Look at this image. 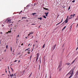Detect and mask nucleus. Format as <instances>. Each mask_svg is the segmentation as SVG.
Instances as JSON below:
<instances>
[{
    "instance_id": "1",
    "label": "nucleus",
    "mask_w": 78,
    "mask_h": 78,
    "mask_svg": "<svg viewBox=\"0 0 78 78\" xmlns=\"http://www.w3.org/2000/svg\"><path fill=\"white\" fill-rule=\"evenodd\" d=\"M75 69V68H73L71 71L67 74V75H70L71 73V74L69 77V78H71L72 76H73V72H74V69Z\"/></svg>"
},
{
    "instance_id": "2",
    "label": "nucleus",
    "mask_w": 78,
    "mask_h": 78,
    "mask_svg": "<svg viewBox=\"0 0 78 78\" xmlns=\"http://www.w3.org/2000/svg\"><path fill=\"white\" fill-rule=\"evenodd\" d=\"M75 16H76L75 14H74L73 15H71L70 16V17H69V19H71L73 17H75Z\"/></svg>"
},
{
    "instance_id": "3",
    "label": "nucleus",
    "mask_w": 78,
    "mask_h": 78,
    "mask_svg": "<svg viewBox=\"0 0 78 78\" xmlns=\"http://www.w3.org/2000/svg\"><path fill=\"white\" fill-rule=\"evenodd\" d=\"M11 20L9 19H7L5 21L6 23H11Z\"/></svg>"
},
{
    "instance_id": "4",
    "label": "nucleus",
    "mask_w": 78,
    "mask_h": 78,
    "mask_svg": "<svg viewBox=\"0 0 78 78\" xmlns=\"http://www.w3.org/2000/svg\"><path fill=\"white\" fill-rule=\"evenodd\" d=\"M62 61H61L60 62L59 65L58 67V69H59L60 67H61V66H62Z\"/></svg>"
},
{
    "instance_id": "5",
    "label": "nucleus",
    "mask_w": 78,
    "mask_h": 78,
    "mask_svg": "<svg viewBox=\"0 0 78 78\" xmlns=\"http://www.w3.org/2000/svg\"><path fill=\"white\" fill-rule=\"evenodd\" d=\"M55 47H56V44H55V46H53L52 48L51 49V50L52 51L54 50H55Z\"/></svg>"
},
{
    "instance_id": "6",
    "label": "nucleus",
    "mask_w": 78,
    "mask_h": 78,
    "mask_svg": "<svg viewBox=\"0 0 78 78\" xmlns=\"http://www.w3.org/2000/svg\"><path fill=\"white\" fill-rule=\"evenodd\" d=\"M68 21H69V19L67 18L65 20V23H67V22H68Z\"/></svg>"
},
{
    "instance_id": "7",
    "label": "nucleus",
    "mask_w": 78,
    "mask_h": 78,
    "mask_svg": "<svg viewBox=\"0 0 78 78\" xmlns=\"http://www.w3.org/2000/svg\"><path fill=\"white\" fill-rule=\"evenodd\" d=\"M44 14H46V17H47V16H48V12L47 13L45 12Z\"/></svg>"
},
{
    "instance_id": "8",
    "label": "nucleus",
    "mask_w": 78,
    "mask_h": 78,
    "mask_svg": "<svg viewBox=\"0 0 78 78\" xmlns=\"http://www.w3.org/2000/svg\"><path fill=\"white\" fill-rule=\"evenodd\" d=\"M33 34V32H31L29 34L28 36H30V35H31V34Z\"/></svg>"
},
{
    "instance_id": "9",
    "label": "nucleus",
    "mask_w": 78,
    "mask_h": 78,
    "mask_svg": "<svg viewBox=\"0 0 78 78\" xmlns=\"http://www.w3.org/2000/svg\"><path fill=\"white\" fill-rule=\"evenodd\" d=\"M66 64L67 65V66H69L70 64V63H66Z\"/></svg>"
},
{
    "instance_id": "10",
    "label": "nucleus",
    "mask_w": 78,
    "mask_h": 78,
    "mask_svg": "<svg viewBox=\"0 0 78 78\" xmlns=\"http://www.w3.org/2000/svg\"><path fill=\"white\" fill-rule=\"evenodd\" d=\"M63 20V18H62L61 22H59L58 23V25H59V24H60V23H61V22H62Z\"/></svg>"
},
{
    "instance_id": "11",
    "label": "nucleus",
    "mask_w": 78,
    "mask_h": 78,
    "mask_svg": "<svg viewBox=\"0 0 78 78\" xmlns=\"http://www.w3.org/2000/svg\"><path fill=\"white\" fill-rule=\"evenodd\" d=\"M30 48H28V49H27L25 51H27V50H28V51H30V50H30Z\"/></svg>"
},
{
    "instance_id": "12",
    "label": "nucleus",
    "mask_w": 78,
    "mask_h": 78,
    "mask_svg": "<svg viewBox=\"0 0 78 78\" xmlns=\"http://www.w3.org/2000/svg\"><path fill=\"white\" fill-rule=\"evenodd\" d=\"M37 58H38V59H39V54H37Z\"/></svg>"
},
{
    "instance_id": "13",
    "label": "nucleus",
    "mask_w": 78,
    "mask_h": 78,
    "mask_svg": "<svg viewBox=\"0 0 78 78\" xmlns=\"http://www.w3.org/2000/svg\"><path fill=\"white\" fill-rule=\"evenodd\" d=\"M66 28V26H65L63 28V29H62V31H63L64 30V29H65Z\"/></svg>"
},
{
    "instance_id": "14",
    "label": "nucleus",
    "mask_w": 78,
    "mask_h": 78,
    "mask_svg": "<svg viewBox=\"0 0 78 78\" xmlns=\"http://www.w3.org/2000/svg\"><path fill=\"white\" fill-rule=\"evenodd\" d=\"M36 14V13H33L32 14V15H33V16H35V14Z\"/></svg>"
},
{
    "instance_id": "15",
    "label": "nucleus",
    "mask_w": 78,
    "mask_h": 78,
    "mask_svg": "<svg viewBox=\"0 0 78 78\" xmlns=\"http://www.w3.org/2000/svg\"><path fill=\"white\" fill-rule=\"evenodd\" d=\"M26 18H27V17H22V19H26Z\"/></svg>"
},
{
    "instance_id": "16",
    "label": "nucleus",
    "mask_w": 78,
    "mask_h": 78,
    "mask_svg": "<svg viewBox=\"0 0 78 78\" xmlns=\"http://www.w3.org/2000/svg\"><path fill=\"white\" fill-rule=\"evenodd\" d=\"M75 60H74L73 62L72 63H71V64H73V63H74V62L75 61Z\"/></svg>"
},
{
    "instance_id": "17",
    "label": "nucleus",
    "mask_w": 78,
    "mask_h": 78,
    "mask_svg": "<svg viewBox=\"0 0 78 78\" xmlns=\"http://www.w3.org/2000/svg\"><path fill=\"white\" fill-rule=\"evenodd\" d=\"M32 75V73H31L29 75V77H30V76H31V75Z\"/></svg>"
},
{
    "instance_id": "18",
    "label": "nucleus",
    "mask_w": 78,
    "mask_h": 78,
    "mask_svg": "<svg viewBox=\"0 0 78 78\" xmlns=\"http://www.w3.org/2000/svg\"><path fill=\"white\" fill-rule=\"evenodd\" d=\"M38 58H37L36 59V62H37V60L38 59Z\"/></svg>"
},
{
    "instance_id": "19",
    "label": "nucleus",
    "mask_w": 78,
    "mask_h": 78,
    "mask_svg": "<svg viewBox=\"0 0 78 78\" xmlns=\"http://www.w3.org/2000/svg\"><path fill=\"white\" fill-rule=\"evenodd\" d=\"M10 76L12 77V76H14V75H13V74H12V75L10 74Z\"/></svg>"
},
{
    "instance_id": "20",
    "label": "nucleus",
    "mask_w": 78,
    "mask_h": 78,
    "mask_svg": "<svg viewBox=\"0 0 78 78\" xmlns=\"http://www.w3.org/2000/svg\"><path fill=\"white\" fill-rule=\"evenodd\" d=\"M45 44H44V45H43V48H44L45 47Z\"/></svg>"
},
{
    "instance_id": "21",
    "label": "nucleus",
    "mask_w": 78,
    "mask_h": 78,
    "mask_svg": "<svg viewBox=\"0 0 78 78\" xmlns=\"http://www.w3.org/2000/svg\"><path fill=\"white\" fill-rule=\"evenodd\" d=\"M42 18H41V17H40V18H38V19H40V20H42Z\"/></svg>"
},
{
    "instance_id": "22",
    "label": "nucleus",
    "mask_w": 78,
    "mask_h": 78,
    "mask_svg": "<svg viewBox=\"0 0 78 78\" xmlns=\"http://www.w3.org/2000/svg\"><path fill=\"white\" fill-rule=\"evenodd\" d=\"M31 58H32V55H31V56L30 57V60H31Z\"/></svg>"
},
{
    "instance_id": "23",
    "label": "nucleus",
    "mask_w": 78,
    "mask_h": 78,
    "mask_svg": "<svg viewBox=\"0 0 78 78\" xmlns=\"http://www.w3.org/2000/svg\"><path fill=\"white\" fill-rule=\"evenodd\" d=\"M75 2V0H74L73 1H72V2H73V3H74Z\"/></svg>"
},
{
    "instance_id": "24",
    "label": "nucleus",
    "mask_w": 78,
    "mask_h": 78,
    "mask_svg": "<svg viewBox=\"0 0 78 78\" xmlns=\"http://www.w3.org/2000/svg\"><path fill=\"white\" fill-rule=\"evenodd\" d=\"M44 18L45 19H46V16H43Z\"/></svg>"
},
{
    "instance_id": "25",
    "label": "nucleus",
    "mask_w": 78,
    "mask_h": 78,
    "mask_svg": "<svg viewBox=\"0 0 78 78\" xmlns=\"http://www.w3.org/2000/svg\"><path fill=\"white\" fill-rule=\"evenodd\" d=\"M70 6H69V8H68V10H69V9H70Z\"/></svg>"
},
{
    "instance_id": "26",
    "label": "nucleus",
    "mask_w": 78,
    "mask_h": 78,
    "mask_svg": "<svg viewBox=\"0 0 78 78\" xmlns=\"http://www.w3.org/2000/svg\"><path fill=\"white\" fill-rule=\"evenodd\" d=\"M11 31H8V32L9 33H11Z\"/></svg>"
},
{
    "instance_id": "27",
    "label": "nucleus",
    "mask_w": 78,
    "mask_h": 78,
    "mask_svg": "<svg viewBox=\"0 0 78 78\" xmlns=\"http://www.w3.org/2000/svg\"><path fill=\"white\" fill-rule=\"evenodd\" d=\"M19 37V35H18L17 36V37Z\"/></svg>"
},
{
    "instance_id": "28",
    "label": "nucleus",
    "mask_w": 78,
    "mask_h": 78,
    "mask_svg": "<svg viewBox=\"0 0 78 78\" xmlns=\"http://www.w3.org/2000/svg\"><path fill=\"white\" fill-rule=\"evenodd\" d=\"M8 45H7L6 46V48H8Z\"/></svg>"
},
{
    "instance_id": "29",
    "label": "nucleus",
    "mask_w": 78,
    "mask_h": 78,
    "mask_svg": "<svg viewBox=\"0 0 78 78\" xmlns=\"http://www.w3.org/2000/svg\"><path fill=\"white\" fill-rule=\"evenodd\" d=\"M43 9H45V10H46V8H44V7H43Z\"/></svg>"
},
{
    "instance_id": "30",
    "label": "nucleus",
    "mask_w": 78,
    "mask_h": 78,
    "mask_svg": "<svg viewBox=\"0 0 78 78\" xmlns=\"http://www.w3.org/2000/svg\"><path fill=\"white\" fill-rule=\"evenodd\" d=\"M9 33V32H6V33H5L6 34V33L7 34H8V33Z\"/></svg>"
},
{
    "instance_id": "31",
    "label": "nucleus",
    "mask_w": 78,
    "mask_h": 78,
    "mask_svg": "<svg viewBox=\"0 0 78 78\" xmlns=\"http://www.w3.org/2000/svg\"><path fill=\"white\" fill-rule=\"evenodd\" d=\"M76 20H78V16L77 17V19H76Z\"/></svg>"
},
{
    "instance_id": "32",
    "label": "nucleus",
    "mask_w": 78,
    "mask_h": 78,
    "mask_svg": "<svg viewBox=\"0 0 78 78\" xmlns=\"http://www.w3.org/2000/svg\"><path fill=\"white\" fill-rule=\"evenodd\" d=\"M11 51H12V48L11 47Z\"/></svg>"
},
{
    "instance_id": "33",
    "label": "nucleus",
    "mask_w": 78,
    "mask_h": 78,
    "mask_svg": "<svg viewBox=\"0 0 78 78\" xmlns=\"http://www.w3.org/2000/svg\"><path fill=\"white\" fill-rule=\"evenodd\" d=\"M0 33L1 34H2V32H0Z\"/></svg>"
},
{
    "instance_id": "34",
    "label": "nucleus",
    "mask_w": 78,
    "mask_h": 78,
    "mask_svg": "<svg viewBox=\"0 0 78 78\" xmlns=\"http://www.w3.org/2000/svg\"><path fill=\"white\" fill-rule=\"evenodd\" d=\"M29 6V5H27V6L26 7H28Z\"/></svg>"
},
{
    "instance_id": "35",
    "label": "nucleus",
    "mask_w": 78,
    "mask_h": 78,
    "mask_svg": "<svg viewBox=\"0 0 78 78\" xmlns=\"http://www.w3.org/2000/svg\"><path fill=\"white\" fill-rule=\"evenodd\" d=\"M36 5V3H35L34 4V6H35Z\"/></svg>"
},
{
    "instance_id": "36",
    "label": "nucleus",
    "mask_w": 78,
    "mask_h": 78,
    "mask_svg": "<svg viewBox=\"0 0 78 78\" xmlns=\"http://www.w3.org/2000/svg\"><path fill=\"white\" fill-rule=\"evenodd\" d=\"M46 10H48V9H46Z\"/></svg>"
},
{
    "instance_id": "37",
    "label": "nucleus",
    "mask_w": 78,
    "mask_h": 78,
    "mask_svg": "<svg viewBox=\"0 0 78 78\" xmlns=\"http://www.w3.org/2000/svg\"><path fill=\"white\" fill-rule=\"evenodd\" d=\"M34 44L33 45V48H34Z\"/></svg>"
},
{
    "instance_id": "38",
    "label": "nucleus",
    "mask_w": 78,
    "mask_h": 78,
    "mask_svg": "<svg viewBox=\"0 0 78 78\" xmlns=\"http://www.w3.org/2000/svg\"><path fill=\"white\" fill-rule=\"evenodd\" d=\"M11 69L12 70V71H13V69L12 68H11Z\"/></svg>"
},
{
    "instance_id": "39",
    "label": "nucleus",
    "mask_w": 78,
    "mask_h": 78,
    "mask_svg": "<svg viewBox=\"0 0 78 78\" xmlns=\"http://www.w3.org/2000/svg\"><path fill=\"white\" fill-rule=\"evenodd\" d=\"M62 69H59V71H60L61 70H62Z\"/></svg>"
},
{
    "instance_id": "40",
    "label": "nucleus",
    "mask_w": 78,
    "mask_h": 78,
    "mask_svg": "<svg viewBox=\"0 0 78 78\" xmlns=\"http://www.w3.org/2000/svg\"><path fill=\"white\" fill-rule=\"evenodd\" d=\"M8 69L9 70V66H8Z\"/></svg>"
},
{
    "instance_id": "41",
    "label": "nucleus",
    "mask_w": 78,
    "mask_h": 78,
    "mask_svg": "<svg viewBox=\"0 0 78 78\" xmlns=\"http://www.w3.org/2000/svg\"><path fill=\"white\" fill-rule=\"evenodd\" d=\"M2 27H4V25H2Z\"/></svg>"
},
{
    "instance_id": "42",
    "label": "nucleus",
    "mask_w": 78,
    "mask_h": 78,
    "mask_svg": "<svg viewBox=\"0 0 78 78\" xmlns=\"http://www.w3.org/2000/svg\"><path fill=\"white\" fill-rule=\"evenodd\" d=\"M16 61H17V60H15V61H14V62H16Z\"/></svg>"
},
{
    "instance_id": "43",
    "label": "nucleus",
    "mask_w": 78,
    "mask_h": 78,
    "mask_svg": "<svg viewBox=\"0 0 78 78\" xmlns=\"http://www.w3.org/2000/svg\"><path fill=\"white\" fill-rule=\"evenodd\" d=\"M78 24H77V26L76 27H78Z\"/></svg>"
},
{
    "instance_id": "44",
    "label": "nucleus",
    "mask_w": 78,
    "mask_h": 78,
    "mask_svg": "<svg viewBox=\"0 0 78 78\" xmlns=\"http://www.w3.org/2000/svg\"><path fill=\"white\" fill-rule=\"evenodd\" d=\"M12 25V24H11L10 25V26H11V25Z\"/></svg>"
},
{
    "instance_id": "45",
    "label": "nucleus",
    "mask_w": 78,
    "mask_h": 78,
    "mask_svg": "<svg viewBox=\"0 0 78 78\" xmlns=\"http://www.w3.org/2000/svg\"><path fill=\"white\" fill-rule=\"evenodd\" d=\"M19 62H20V60H19L18 61V63H19Z\"/></svg>"
},
{
    "instance_id": "46",
    "label": "nucleus",
    "mask_w": 78,
    "mask_h": 78,
    "mask_svg": "<svg viewBox=\"0 0 78 78\" xmlns=\"http://www.w3.org/2000/svg\"><path fill=\"white\" fill-rule=\"evenodd\" d=\"M30 52H28V54H30Z\"/></svg>"
},
{
    "instance_id": "47",
    "label": "nucleus",
    "mask_w": 78,
    "mask_h": 78,
    "mask_svg": "<svg viewBox=\"0 0 78 78\" xmlns=\"http://www.w3.org/2000/svg\"><path fill=\"white\" fill-rule=\"evenodd\" d=\"M30 44H29L28 47H29V46H30Z\"/></svg>"
},
{
    "instance_id": "48",
    "label": "nucleus",
    "mask_w": 78,
    "mask_h": 78,
    "mask_svg": "<svg viewBox=\"0 0 78 78\" xmlns=\"http://www.w3.org/2000/svg\"><path fill=\"white\" fill-rule=\"evenodd\" d=\"M33 49H32V50L31 51V52H32V51H33Z\"/></svg>"
},
{
    "instance_id": "49",
    "label": "nucleus",
    "mask_w": 78,
    "mask_h": 78,
    "mask_svg": "<svg viewBox=\"0 0 78 78\" xmlns=\"http://www.w3.org/2000/svg\"><path fill=\"white\" fill-rule=\"evenodd\" d=\"M46 78H47V74H46Z\"/></svg>"
},
{
    "instance_id": "50",
    "label": "nucleus",
    "mask_w": 78,
    "mask_h": 78,
    "mask_svg": "<svg viewBox=\"0 0 78 78\" xmlns=\"http://www.w3.org/2000/svg\"><path fill=\"white\" fill-rule=\"evenodd\" d=\"M14 75H15V76H16V74H14Z\"/></svg>"
},
{
    "instance_id": "51",
    "label": "nucleus",
    "mask_w": 78,
    "mask_h": 78,
    "mask_svg": "<svg viewBox=\"0 0 78 78\" xmlns=\"http://www.w3.org/2000/svg\"><path fill=\"white\" fill-rule=\"evenodd\" d=\"M23 43H22V44H21V45H23Z\"/></svg>"
},
{
    "instance_id": "52",
    "label": "nucleus",
    "mask_w": 78,
    "mask_h": 78,
    "mask_svg": "<svg viewBox=\"0 0 78 78\" xmlns=\"http://www.w3.org/2000/svg\"><path fill=\"white\" fill-rule=\"evenodd\" d=\"M68 17H69V16H67V19H68Z\"/></svg>"
},
{
    "instance_id": "53",
    "label": "nucleus",
    "mask_w": 78,
    "mask_h": 78,
    "mask_svg": "<svg viewBox=\"0 0 78 78\" xmlns=\"http://www.w3.org/2000/svg\"><path fill=\"white\" fill-rule=\"evenodd\" d=\"M5 72L6 73L7 72V71H6V70L5 71Z\"/></svg>"
},
{
    "instance_id": "54",
    "label": "nucleus",
    "mask_w": 78,
    "mask_h": 78,
    "mask_svg": "<svg viewBox=\"0 0 78 78\" xmlns=\"http://www.w3.org/2000/svg\"><path fill=\"white\" fill-rule=\"evenodd\" d=\"M31 38H33V36H32V37H31Z\"/></svg>"
},
{
    "instance_id": "55",
    "label": "nucleus",
    "mask_w": 78,
    "mask_h": 78,
    "mask_svg": "<svg viewBox=\"0 0 78 78\" xmlns=\"http://www.w3.org/2000/svg\"><path fill=\"white\" fill-rule=\"evenodd\" d=\"M9 72L10 73V71H9Z\"/></svg>"
},
{
    "instance_id": "56",
    "label": "nucleus",
    "mask_w": 78,
    "mask_h": 78,
    "mask_svg": "<svg viewBox=\"0 0 78 78\" xmlns=\"http://www.w3.org/2000/svg\"><path fill=\"white\" fill-rule=\"evenodd\" d=\"M50 78H51V76H50Z\"/></svg>"
},
{
    "instance_id": "57",
    "label": "nucleus",
    "mask_w": 78,
    "mask_h": 78,
    "mask_svg": "<svg viewBox=\"0 0 78 78\" xmlns=\"http://www.w3.org/2000/svg\"><path fill=\"white\" fill-rule=\"evenodd\" d=\"M58 25V23L56 24V25Z\"/></svg>"
},
{
    "instance_id": "58",
    "label": "nucleus",
    "mask_w": 78,
    "mask_h": 78,
    "mask_svg": "<svg viewBox=\"0 0 78 78\" xmlns=\"http://www.w3.org/2000/svg\"><path fill=\"white\" fill-rule=\"evenodd\" d=\"M58 25V23L56 24V25Z\"/></svg>"
},
{
    "instance_id": "59",
    "label": "nucleus",
    "mask_w": 78,
    "mask_h": 78,
    "mask_svg": "<svg viewBox=\"0 0 78 78\" xmlns=\"http://www.w3.org/2000/svg\"><path fill=\"white\" fill-rule=\"evenodd\" d=\"M26 39H27V37H26Z\"/></svg>"
},
{
    "instance_id": "60",
    "label": "nucleus",
    "mask_w": 78,
    "mask_h": 78,
    "mask_svg": "<svg viewBox=\"0 0 78 78\" xmlns=\"http://www.w3.org/2000/svg\"><path fill=\"white\" fill-rule=\"evenodd\" d=\"M20 20L19 21H18V22H20Z\"/></svg>"
},
{
    "instance_id": "61",
    "label": "nucleus",
    "mask_w": 78,
    "mask_h": 78,
    "mask_svg": "<svg viewBox=\"0 0 78 78\" xmlns=\"http://www.w3.org/2000/svg\"><path fill=\"white\" fill-rule=\"evenodd\" d=\"M4 51H5V52L6 51V50H5Z\"/></svg>"
},
{
    "instance_id": "62",
    "label": "nucleus",
    "mask_w": 78,
    "mask_h": 78,
    "mask_svg": "<svg viewBox=\"0 0 78 78\" xmlns=\"http://www.w3.org/2000/svg\"><path fill=\"white\" fill-rule=\"evenodd\" d=\"M36 42H37V41H36Z\"/></svg>"
},
{
    "instance_id": "63",
    "label": "nucleus",
    "mask_w": 78,
    "mask_h": 78,
    "mask_svg": "<svg viewBox=\"0 0 78 78\" xmlns=\"http://www.w3.org/2000/svg\"><path fill=\"white\" fill-rule=\"evenodd\" d=\"M64 46V44L62 46V47H63Z\"/></svg>"
},
{
    "instance_id": "64",
    "label": "nucleus",
    "mask_w": 78,
    "mask_h": 78,
    "mask_svg": "<svg viewBox=\"0 0 78 78\" xmlns=\"http://www.w3.org/2000/svg\"><path fill=\"white\" fill-rule=\"evenodd\" d=\"M24 8H25H25H25V7H24Z\"/></svg>"
}]
</instances>
